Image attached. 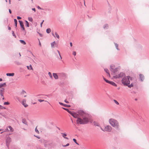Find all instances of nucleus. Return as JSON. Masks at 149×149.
<instances>
[{
  "label": "nucleus",
  "mask_w": 149,
  "mask_h": 149,
  "mask_svg": "<svg viewBox=\"0 0 149 149\" xmlns=\"http://www.w3.org/2000/svg\"><path fill=\"white\" fill-rule=\"evenodd\" d=\"M60 74L63 77H65L66 76V74H65L63 73H62Z\"/></svg>",
  "instance_id": "cd10ccee"
},
{
  "label": "nucleus",
  "mask_w": 149,
  "mask_h": 149,
  "mask_svg": "<svg viewBox=\"0 0 149 149\" xmlns=\"http://www.w3.org/2000/svg\"><path fill=\"white\" fill-rule=\"evenodd\" d=\"M139 76H140V77L141 80V81H143V80L144 79V77L143 75L142 74H140Z\"/></svg>",
  "instance_id": "6ab92c4d"
},
{
  "label": "nucleus",
  "mask_w": 149,
  "mask_h": 149,
  "mask_svg": "<svg viewBox=\"0 0 149 149\" xmlns=\"http://www.w3.org/2000/svg\"><path fill=\"white\" fill-rule=\"evenodd\" d=\"M73 141L76 143L77 144H78V143H77V141H76V140L75 139H73Z\"/></svg>",
  "instance_id": "ea45409f"
},
{
  "label": "nucleus",
  "mask_w": 149,
  "mask_h": 149,
  "mask_svg": "<svg viewBox=\"0 0 149 149\" xmlns=\"http://www.w3.org/2000/svg\"><path fill=\"white\" fill-rule=\"evenodd\" d=\"M72 54L73 55H74V56H75L76 55V52H73V53H72Z\"/></svg>",
  "instance_id": "c03bdc74"
},
{
  "label": "nucleus",
  "mask_w": 149,
  "mask_h": 149,
  "mask_svg": "<svg viewBox=\"0 0 149 149\" xmlns=\"http://www.w3.org/2000/svg\"><path fill=\"white\" fill-rule=\"evenodd\" d=\"M55 44V42L54 41V42H53L52 43H51V46L52 47H54V45Z\"/></svg>",
  "instance_id": "c756f323"
},
{
  "label": "nucleus",
  "mask_w": 149,
  "mask_h": 149,
  "mask_svg": "<svg viewBox=\"0 0 149 149\" xmlns=\"http://www.w3.org/2000/svg\"><path fill=\"white\" fill-rule=\"evenodd\" d=\"M9 12L10 13V14H11V10L10 9H9Z\"/></svg>",
  "instance_id": "3c124183"
},
{
  "label": "nucleus",
  "mask_w": 149,
  "mask_h": 149,
  "mask_svg": "<svg viewBox=\"0 0 149 149\" xmlns=\"http://www.w3.org/2000/svg\"><path fill=\"white\" fill-rule=\"evenodd\" d=\"M55 35H54V34L53 33H52V35L54 37H57V38H58V39H59V35L57 33V32H55Z\"/></svg>",
  "instance_id": "f8f14e48"
},
{
  "label": "nucleus",
  "mask_w": 149,
  "mask_h": 149,
  "mask_svg": "<svg viewBox=\"0 0 149 149\" xmlns=\"http://www.w3.org/2000/svg\"><path fill=\"white\" fill-rule=\"evenodd\" d=\"M6 2H7V1H6Z\"/></svg>",
  "instance_id": "0e129e2a"
},
{
  "label": "nucleus",
  "mask_w": 149,
  "mask_h": 149,
  "mask_svg": "<svg viewBox=\"0 0 149 149\" xmlns=\"http://www.w3.org/2000/svg\"><path fill=\"white\" fill-rule=\"evenodd\" d=\"M57 52H58V53L59 54V55L60 57V58H61V59H62V57L61 56V55H60V52L59 51H58V50H57Z\"/></svg>",
  "instance_id": "a19ab883"
},
{
  "label": "nucleus",
  "mask_w": 149,
  "mask_h": 149,
  "mask_svg": "<svg viewBox=\"0 0 149 149\" xmlns=\"http://www.w3.org/2000/svg\"><path fill=\"white\" fill-rule=\"evenodd\" d=\"M103 79H104V81H105L107 83H110V81H108V80L106 79H105L104 77H103Z\"/></svg>",
  "instance_id": "a878e982"
},
{
  "label": "nucleus",
  "mask_w": 149,
  "mask_h": 149,
  "mask_svg": "<svg viewBox=\"0 0 149 149\" xmlns=\"http://www.w3.org/2000/svg\"><path fill=\"white\" fill-rule=\"evenodd\" d=\"M48 74V75H49V76L50 77L51 79H52V78H53L52 76L51 73L50 72H49Z\"/></svg>",
  "instance_id": "bb28decb"
},
{
  "label": "nucleus",
  "mask_w": 149,
  "mask_h": 149,
  "mask_svg": "<svg viewBox=\"0 0 149 149\" xmlns=\"http://www.w3.org/2000/svg\"><path fill=\"white\" fill-rule=\"evenodd\" d=\"M22 122L25 124H27V122L25 120H22Z\"/></svg>",
  "instance_id": "f704fd0d"
},
{
  "label": "nucleus",
  "mask_w": 149,
  "mask_h": 149,
  "mask_svg": "<svg viewBox=\"0 0 149 149\" xmlns=\"http://www.w3.org/2000/svg\"><path fill=\"white\" fill-rule=\"evenodd\" d=\"M88 115L86 116L82 117V118H78L76 122L77 124H84L87 123L89 120L88 118Z\"/></svg>",
  "instance_id": "f03ea898"
},
{
  "label": "nucleus",
  "mask_w": 149,
  "mask_h": 149,
  "mask_svg": "<svg viewBox=\"0 0 149 149\" xmlns=\"http://www.w3.org/2000/svg\"><path fill=\"white\" fill-rule=\"evenodd\" d=\"M8 128L7 129V130L8 131H10L11 132H12L13 131V129L12 128V127L10 126H9L8 127Z\"/></svg>",
  "instance_id": "9d476101"
},
{
  "label": "nucleus",
  "mask_w": 149,
  "mask_h": 149,
  "mask_svg": "<svg viewBox=\"0 0 149 149\" xmlns=\"http://www.w3.org/2000/svg\"><path fill=\"white\" fill-rule=\"evenodd\" d=\"M109 123L113 127L118 128L119 127L118 122L116 120L110 119L109 120Z\"/></svg>",
  "instance_id": "7ed1b4c3"
},
{
  "label": "nucleus",
  "mask_w": 149,
  "mask_h": 149,
  "mask_svg": "<svg viewBox=\"0 0 149 149\" xmlns=\"http://www.w3.org/2000/svg\"><path fill=\"white\" fill-rule=\"evenodd\" d=\"M51 29L50 28L47 29L46 30V32L48 33H49L51 32Z\"/></svg>",
  "instance_id": "4be33fe9"
},
{
  "label": "nucleus",
  "mask_w": 149,
  "mask_h": 149,
  "mask_svg": "<svg viewBox=\"0 0 149 149\" xmlns=\"http://www.w3.org/2000/svg\"><path fill=\"white\" fill-rule=\"evenodd\" d=\"M19 23L20 25L22 28L24 30V24L21 21L19 20Z\"/></svg>",
  "instance_id": "1a4fd4ad"
},
{
  "label": "nucleus",
  "mask_w": 149,
  "mask_h": 149,
  "mask_svg": "<svg viewBox=\"0 0 149 149\" xmlns=\"http://www.w3.org/2000/svg\"><path fill=\"white\" fill-rule=\"evenodd\" d=\"M6 84L5 83H4L3 84H0V88H2L1 87L6 86Z\"/></svg>",
  "instance_id": "5701e85b"
},
{
  "label": "nucleus",
  "mask_w": 149,
  "mask_h": 149,
  "mask_svg": "<svg viewBox=\"0 0 149 149\" xmlns=\"http://www.w3.org/2000/svg\"><path fill=\"white\" fill-rule=\"evenodd\" d=\"M62 108L64 110H66L69 113H70V112H72L71 111H69V110L68 109H67L64 108Z\"/></svg>",
  "instance_id": "72a5a7b5"
},
{
  "label": "nucleus",
  "mask_w": 149,
  "mask_h": 149,
  "mask_svg": "<svg viewBox=\"0 0 149 149\" xmlns=\"http://www.w3.org/2000/svg\"><path fill=\"white\" fill-rule=\"evenodd\" d=\"M65 102L67 103H69L66 100H65Z\"/></svg>",
  "instance_id": "5fc2aeb1"
},
{
  "label": "nucleus",
  "mask_w": 149,
  "mask_h": 149,
  "mask_svg": "<svg viewBox=\"0 0 149 149\" xmlns=\"http://www.w3.org/2000/svg\"><path fill=\"white\" fill-rule=\"evenodd\" d=\"M63 134V136L65 139H68L67 138V137H65V136H66V134H64V133H63V134Z\"/></svg>",
  "instance_id": "393cba45"
},
{
  "label": "nucleus",
  "mask_w": 149,
  "mask_h": 149,
  "mask_svg": "<svg viewBox=\"0 0 149 149\" xmlns=\"http://www.w3.org/2000/svg\"><path fill=\"white\" fill-rule=\"evenodd\" d=\"M77 113L79 114V115L81 117L86 116H88V114L81 110L79 111Z\"/></svg>",
  "instance_id": "20e7f679"
},
{
  "label": "nucleus",
  "mask_w": 149,
  "mask_h": 149,
  "mask_svg": "<svg viewBox=\"0 0 149 149\" xmlns=\"http://www.w3.org/2000/svg\"><path fill=\"white\" fill-rule=\"evenodd\" d=\"M37 137L39 139H40V137H37Z\"/></svg>",
  "instance_id": "680f3d73"
},
{
  "label": "nucleus",
  "mask_w": 149,
  "mask_h": 149,
  "mask_svg": "<svg viewBox=\"0 0 149 149\" xmlns=\"http://www.w3.org/2000/svg\"><path fill=\"white\" fill-rule=\"evenodd\" d=\"M132 80V78L129 76H127L124 77L122 80V82L124 85L127 86L129 88L133 87V84L131 83V84H130V81Z\"/></svg>",
  "instance_id": "f257e3e1"
},
{
  "label": "nucleus",
  "mask_w": 149,
  "mask_h": 149,
  "mask_svg": "<svg viewBox=\"0 0 149 149\" xmlns=\"http://www.w3.org/2000/svg\"><path fill=\"white\" fill-rule=\"evenodd\" d=\"M3 94H2V95L1 94L0 95H1V97L2 98L3 100L4 99Z\"/></svg>",
  "instance_id": "79ce46f5"
},
{
  "label": "nucleus",
  "mask_w": 149,
  "mask_h": 149,
  "mask_svg": "<svg viewBox=\"0 0 149 149\" xmlns=\"http://www.w3.org/2000/svg\"><path fill=\"white\" fill-rule=\"evenodd\" d=\"M11 141V139L10 138H8L6 140V145L8 146L9 143Z\"/></svg>",
  "instance_id": "9b49d317"
},
{
  "label": "nucleus",
  "mask_w": 149,
  "mask_h": 149,
  "mask_svg": "<svg viewBox=\"0 0 149 149\" xmlns=\"http://www.w3.org/2000/svg\"><path fill=\"white\" fill-rule=\"evenodd\" d=\"M4 89L3 88H0V95L3 94Z\"/></svg>",
  "instance_id": "ddd939ff"
},
{
  "label": "nucleus",
  "mask_w": 149,
  "mask_h": 149,
  "mask_svg": "<svg viewBox=\"0 0 149 149\" xmlns=\"http://www.w3.org/2000/svg\"><path fill=\"white\" fill-rule=\"evenodd\" d=\"M10 104V103L8 102H4V105H9Z\"/></svg>",
  "instance_id": "e433bc0d"
},
{
  "label": "nucleus",
  "mask_w": 149,
  "mask_h": 149,
  "mask_svg": "<svg viewBox=\"0 0 149 149\" xmlns=\"http://www.w3.org/2000/svg\"><path fill=\"white\" fill-rule=\"evenodd\" d=\"M38 100L40 102H42L44 101V100H42L40 99H38Z\"/></svg>",
  "instance_id": "49530a36"
},
{
  "label": "nucleus",
  "mask_w": 149,
  "mask_h": 149,
  "mask_svg": "<svg viewBox=\"0 0 149 149\" xmlns=\"http://www.w3.org/2000/svg\"><path fill=\"white\" fill-rule=\"evenodd\" d=\"M112 70H111V71H113V72H115V70H113V69H112Z\"/></svg>",
  "instance_id": "bf43d9fd"
},
{
  "label": "nucleus",
  "mask_w": 149,
  "mask_h": 149,
  "mask_svg": "<svg viewBox=\"0 0 149 149\" xmlns=\"http://www.w3.org/2000/svg\"><path fill=\"white\" fill-rule=\"evenodd\" d=\"M111 68L112 69H113V68H114V66H111Z\"/></svg>",
  "instance_id": "09e8293b"
},
{
  "label": "nucleus",
  "mask_w": 149,
  "mask_h": 149,
  "mask_svg": "<svg viewBox=\"0 0 149 149\" xmlns=\"http://www.w3.org/2000/svg\"><path fill=\"white\" fill-rule=\"evenodd\" d=\"M53 76L54 77L55 79H58V76L57 75V74L55 73H53Z\"/></svg>",
  "instance_id": "2eb2a0df"
},
{
  "label": "nucleus",
  "mask_w": 149,
  "mask_h": 149,
  "mask_svg": "<svg viewBox=\"0 0 149 149\" xmlns=\"http://www.w3.org/2000/svg\"><path fill=\"white\" fill-rule=\"evenodd\" d=\"M26 26L27 27H29V24L28 22L27 21H26Z\"/></svg>",
  "instance_id": "7c9ffc66"
},
{
  "label": "nucleus",
  "mask_w": 149,
  "mask_h": 149,
  "mask_svg": "<svg viewBox=\"0 0 149 149\" xmlns=\"http://www.w3.org/2000/svg\"><path fill=\"white\" fill-rule=\"evenodd\" d=\"M32 10H34L35 12L36 10H35V8H32Z\"/></svg>",
  "instance_id": "864d4df0"
},
{
  "label": "nucleus",
  "mask_w": 149,
  "mask_h": 149,
  "mask_svg": "<svg viewBox=\"0 0 149 149\" xmlns=\"http://www.w3.org/2000/svg\"><path fill=\"white\" fill-rule=\"evenodd\" d=\"M26 95H25L24 96V97H26Z\"/></svg>",
  "instance_id": "e2e57ef3"
},
{
  "label": "nucleus",
  "mask_w": 149,
  "mask_h": 149,
  "mask_svg": "<svg viewBox=\"0 0 149 149\" xmlns=\"http://www.w3.org/2000/svg\"><path fill=\"white\" fill-rule=\"evenodd\" d=\"M26 92L24 91H22V92L21 93V95L24 94H26Z\"/></svg>",
  "instance_id": "4c0bfd02"
},
{
  "label": "nucleus",
  "mask_w": 149,
  "mask_h": 149,
  "mask_svg": "<svg viewBox=\"0 0 149 149\" xmlns=\"http://www.w3.org/2000/svg\"><path fill=\"white\" fill-rule=\"evenodd\" d=\"M123 73H120L118 75H116L114 77L116 78H118L121 77L123 76Z\"/></svg>",
  "instance_id": "0eeeda50"
},
{
  "label": "nucleus",
  "mask_w": 149,
  "mask_h": 149,
  "mask_svg": "<svg viewBox=\"0 0 149 149\" xmlns=\"http://www.w3.org/2000/svg\"><path fill=\"white\" fill-rule=\"evenodd\" d=\"M104 70L105 72L108 74V76L110 77V75L109 72V70L107 69H104Z\"/></svg>",
  "instance_id": "a211bd4d"
},
{
  "label": "nucleus",
  "mask_w": 149,
  "mask_h": 149,
  "mask_svg": "<svg viewBox=\"0 0 149 149\" xmlns=\"http://www.w3.org/2000/svg\"><path fill=\"white\" fill-rule=\"evenodd\" d=\"M109 84L115 87H116L117 86L116 84L113 81H110Z\"/></svg>",
  "instance_id": "dca6fc26"
},
{
  "label": "nucleus",
  "mask_w": 149,
  "mask_h": 149,
  "mask_svg": "<svg viewBox=\"0 0 149 149\" xmlns=\"http://www.w3.org/2000/svg\"><path fill=\"white\" fill-rule=\"evenodd\" d=\"M8 29H9V30H10V29H11V28H10V27L8 26Z\"/></svg>",
  "instance_id": "13d9d810"
},
{
  "label": "nucleus",
  "mask_w": 149,
  "mask_h": 149,
  "mask_svg": "<svg viewBox=\"0 0 149 149\" xmlns=\"http://www.w3.org/2000/svg\"><path fill=\"white\" fill-rule=\"evenodd\" d=\"M69 144L68 143H67L66 145H62V146H63V147H66V146H69Z\"/></svg>",
  "instance_id": "37998d69"
},
{
  "label": "nucleus",
  "mask_w": 149,
  "mask_h": 149,
  "mask_svg": "<svg viewBox=\"0 0 149 149\" xmlns=\"http://www.w3.org/2000/svg\"><path fill=\"white\" fill-rule=\"evenodd\" d=\"M19 41L20 42L23 44V45H25L26 44V42L24 41V40H19Z\"/></svg>",
  "instance_id": "412c9836"
},
{
  "label": "nucleus",
  "mask_w": 149,
  "mask_h": 149,
  "mask_svg": "<svg viewBox=\"0 0 149 149\" xmlns=\"http://www.w3.org/2000/svg\"><path fill=\"white\" fill-rule=\"evenodd\" d=\"M59 103L60 105H63L65 107H70V105H67V104H64L61 102H59Z\"/></svg>",
  "instance_id": "4468645a"
},
{
  "label": "nucleus",
  "mask_w": 149,
  "mask_h": 149,
  "mask_svg": "<svg viewBox=\"0 0 149 149\" xmlns=\"http://www.w3.org/2000/svg\"><path fill=\"white\" fill-rule=\"evenodd\" d=\"M101 128L103 131L107 132H110L112 130L111 127L109 125H107L105 127L104 130H103L101 127Z\"/></svg>",
  "instance_id": "39448f33"
},
{
  "label": "nucleus",
  "mask_w": 149,
  "mask_h": 149,
  "mask_svg": "<svg viewBox=\"0 0 149 149\" xmlns=\"http://www.w3.org/2000/svg\"><path fill=\"white\" fill-rule=\"evenodd\" d=\"M35 132L37 133H38V134L39 133V132L38 130L37 129V127H36V128L35 129Z\"/></svg>",
  "instance_id": "2f4dec72"
},
{
  "label": "nucleus",
  "mask_w": 149,
  "mask_h": 149,
  "mask_svg": "<svg viewBox=\"0 0 149 149\" xmlns=\"http://www.w3.org/2000/svg\"><path fill=\"white\" fill-rule=\"evenodd\" d=\"M26 100H23L22 102V104L25 107H28V105L26 103Z\"/></svg>",
  "instance_id": "6e6552de"
},
{
  "label": "nucleus",
  "mask_w": 149,
  "mask_h": 149,
  "mask_svg": "<svg viewBox=\"0 0 149 149\" xmlns=\"http://www.w3.org/2000/svg\"><path fill=\"white\" fill-rule=\"evenodd\" d=\"M6 75L7 76H13L14 75V73H8L6 74Z\"/></svg>",
  "instance_id": "f3484780"
},
{
  "label": "nucleus",
  "mask_w": 149,
  "mask_h": 149,
  "mask_svg": "<svg viewBox=\"0 0 149 149\" xmlns=\"http://www.w3.org/2000/svg\"><path fill=\"white\" fill-rule=\"evenodd\" d=\"M70 113L72 115L74 118H78L79 116V114L75 113L74 112H70Z\"/></svg>",
  "instance_id": "423d86ee"
},
{
  "label": "nucleus",
  "mask_w": 149,
  "mask_h": 149,
  "mask_svg": "<svg viewBox=\"0 0 149 149\" xmlns=\"http://www.w3.org/2000/svg\"><path fill=\"white\" fill-rule=\"evenodd\" d=\"M2 81V79L1 78H0V81Z\"/></svg>",
  "instance_id": "052dcab7"
},
{
  "label": "nucleus",
  "mask_w": 149,
  "mask_h": 149,
  "mask_svg": "<svg viewBox=\"0 0 149 149\" xmlns=\"http://www.w3.org/2000/svg\"><path fill=\"white\" fill-rule=\"evenodd\" d=\"M70 46H71V47H72V43L71 42L70 43Z\"/></svg>",
  "instance_id": "4d7b16f0"
},
{
  "label": "nucleus",
  "mask_w": 149,
  "mask_h": 149,
  "mask_svg": "<svg viewBox=\"0 0 149 149\" xmlns=\"http://www.w3.org/2000/svg\"><path fill=\"white\" fill-rule=\"evenodd\" d=\"M94 125L96 126H99V124L97 122H93Z\"/></svg>",
  "instance_id": "b1692460"
},
{
  "label": "nucleus",
  "mask_w": 149,
  "mask_h": 149,
  "mask_svg": "<svg viewBox=\"0 0 149 149\" xmlns=\"http://www.w3.org/2000/svg\"><path fill=\"white\" fill-rule=\"evenodd\" d=\"M44 21V20H43V21H42V22H41V23L40 25H41V27H42V24H43V22Z\"/></svg>",
  "instance_id": "8fccbe9b"
},
{
  "label": "nucleus",
  "mask_w": 149,
  "mask_h": 149,
  "mask_svg": "<svg viewBox=\"0 0 149 149\" xmlns=\"http://www.w3.org/2000/svg\"><path fill=\"white\" fill-rule=\"evenodd\" d=\"M39 45L40 46H41V43L39 40Z\"/></svg>",
  "instance_id": "603ef678"
},
{
  "label": "nucleus",
  "mask_w": 149,
  "mask_h": 149,
  "mask_svg": "<svg viewBox=\"0 0 149 149\" xmlns=\"http://www.w3.org/2000/svg\"><path fill=\"white\" fill-rule=\"evenodd\" d=\"M113 101L117 105H118L119 104V103L116 100H114Z\"/></svg>",
  "instance_id": "473e14b6"
},
{
  "label": "nucleus",
  "mask_w": 149,
  "mask_h": 149,
  "mask_svg": "<svg viewBox=\"0 0 149 149\" xmlns=\"http://www.w3.org/2000/svg\"><path fill=\"white\" fill-rule=\"evenodd\" d=\"M5 109L6 108L3 107H2L1 105H0V109Z\"/></svg>",
  "instance_id": "58836bf2"
},
{
  "label": "nucleus",
  "mask_w": 149,
  "mask_h": 149,
  "mask_svg": "<svg viewBox=\"0 0 149 149\" xmlns=\"http://www.w3.org/2000/svg\"><path fill=\"white\" fill-rule=\"evenodd\" d=\"M27 69L28 70H33V68H32V65H30L29 66H27Z\"/></svg>",
  "instance_id": "aec40b11"
},
{
  "label": "nucleus",
  "mask_w": 149,
  "mask_h": 149,
  "mask_svg": "<svg viewBox=\"0 0 149 149\" xmlns=\"http://www.w3.org/2000/svg\"><path fill=\"white\" fill-rule=\"evenodd\" d=\"M28 19L30 21L32 22L33 21V19L32 17H29Z\"/></svg>",
  "instance_id": "c9c22d12"
},
{
  "label": "nucleus",
  "mask_w": 149,
  "mask_h": 149,
  "mask_svg": "<svg viewBox=\"0 0 149 149\" xmlns=\"http://www.w3.org/2000/svg\"><path fill=\"white\" fill-rule=\"evenodd\" d=\"M21 19V18L20 17H19V16L17 17V19Z\"/></svg>",
  "instance_id": "de8ad7c7"
},
{
  "label": "nucleus",
  "mask_w": 149,
  "mask_h": 149,
  "mask_svg": "<svg viewBox=\"0 0 149 149\" xmlns=\"http://www.w3.org/2000/svg\"><path fill=\"white\" fill-rule=\"evenodd\" d=\"M37 8L38 9H41V8L38 6Z\"/></svg>",
  "instance_id": "6e6d98bb"
},
{
  "label": "nucleus",
  "mask_w": 149,
  "mask_h": 149,
  "mask_svg": "<svg viewBox=\"0 0 149 149\" xmlns=\"http://www.w3.org/2000/svg\"><path fill=\"white\" fill-rule=\"evenodd\" d=\"M115 45L116 46V48L117 49V50H118V45L117 44H115Z\"/></svg>",
  "instance_id": "a18cd8bd"
},
{
  "label": "nucleus",
  "mask_w": 149,
  "mask_h": 149,
  "mask_svg": "<svg viewBox=\"0 0 149 149\" xmlns=\"http://www.w3.org/2000/svg\"><path fill=\"white\" fill-rule=\"evenodd\" d=\"M14 21L15 22V26L17 27V20L16 19H14Z\"/></svg>",
  "instance_id": "c85d7f7f"
}]
</instances>
